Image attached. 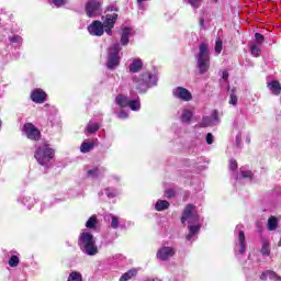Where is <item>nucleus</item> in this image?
I'll return each mask as SVG.
<instances>
[{
  "mask_svg": "<svg viewBox=\"0 0 281 281\" xmlns=\"http://www.w3.org/2000/svg\"><path fill=\"white\" fill-rule=\"evenodd\" d=\"M181 221L189 225V235L187 236V240H192V238L199 234L201 225H203V218L199 216L196 206L188 204L184 209Z\"/></svg>",
  "mask_w": 281,
  "mask_h": 281,
  "instance_id": "1",
  "label": "nucleus"
},
{
  "mask_svg": "<svg viewBox=\"0 0 281 281\" xmlns=\"http://www.w3.org/2000/svg\"><path fill=\"white\" fill-rule=\"evenodd\" d=\"M78 245L82 254L86 256H98V245H95V238L89 231H83L79 235Z\"/></svg>",
  "mask_w": 281,
  "mask_h": 281,
  "instance_id": "2",
  "label": "nucleus"
},
{
  "mask_svg": "<svg viewBox=\"0 0 281 281\" xmlns=\"http://www.w3.org/2000/svg\"><path fill=\"white\" fill-rule=\"evenodd\" d=\"M195 58L200 74H207L210 69V45L207 43H201L199 45V52Z\"/></svg>",
  "mask_w": 281,
  "mask_h": 281,
  "instance_id": "3",
  "label": "nucleus"
},
{
  "mask_svg": "<svg viewBox=\"0 0 281 281\" xmlns=\"http://www.w3.org/2000/svg\"><path fill=\"white\" fill-rule=\"evenodd\" d=\"M133 82L139 93H146L150 87H157V77L150 72H144L138 78H134Z\"/></svg>",
  "mask_w": 281,
  "mask_h": 281,
  "instance_id": "4",
  "label": "nucleus"
},
{
  "mask_svg": "<svg viewBox=\"0 0 281 281\" xmlns=\"http://www.w3.org/2000/svg\"><path fill=\"white\" fill-rule=\"evenodd\" d=\"M34 157L40 166H47L54 159V149L49 145L44 144L35 150Z\"/></svg>",
  "mask_w": 281,
  "mask_h": 281,
  "instance_id": "5",
  "label": "nucleus"
},
{
  "mask_svg": "<svg viewBox=\"0 0 281 281\" xmlns=\"http://www.w3.org/2000/svg\"><path fill=\"white\" fill-rule=\"evenodd\" d=\"M120 52H122L120 43H115L109 48L106 63L108 69H115L116 67H120V60L122 58Z\"/></svg>",
  "mask_w": 281,
  "mask_h": 281,
  "instance_id": "6",
  "label": "nucleus"
},
{
  "mask_svg": "<svg viewBox=\"0 0 281 281\" xmlns=\"http://www.w3.org/2000/svg\"><path fill=\"white\" fill-rule=\"evenodd\" d=\"M243 225H237L235 228V234H237V239L235 243L236 256H243L247 249V245L245 244V232H243Z\"/></svg>",
  "mask_w": 281,
  "mask_h": 281,
  "instance_id": "7",
  "label": "nucleus"
},
{
  "mask_svg": "<svg viewBox=\"0 0 281 281\" xmlns=\"http://www.w3.org/2000/svg\"><path fill=\"white\" fill-rule=\"evenodd\" d=\"M86 14L89 19H95L102 14V3L98 0H90L86 3Z\"/></svg>",
  "mask_w": 281,
  "mask_h": 281,
  "instance_id": "8",
  "label": "nucleus"
},
{
  "mask_svg": "<svg viewBox=\"0 0 281 281\" xmlns=\"http://www.w3.org/2000/svg\"><path fill=\"white\" fill-rule=\"evenodd\" d=\"M101 19L105 34L111 36V34H113V27H115V23L117 22V13H106Z\"/></svg>",
  "mask_w": 281,
  "mask_h": 281,
  "instance_id": "9",
  "label": "nucleus"
},
{
  "mask_svg": "<svg viewBox=\"0 0 281 281\" xmlns=\"http://www.w3.org/2000/svg\"><path fill=\"white\" fill-rule=\"evenodd\" d=\"M23 133L26 135L27 139L38 142L41 139V131L34 126L32 123H26L23 126Z\"/></svg>",
  "mask_w": 281,
  "mask_h": 281,
  "instance_id": "10",
  "label": "nucleus"
},
{
  "mask_svg": "<svg viewBox=\"0 0 281 281\" xmlns=\"http://www.w3.org/2000/svg\"><path fill=\"white\" fill-rule=\"evenodd\" d=\"M173 98L182 100V102H190L192 100V92L183 87H177L172 90Z\"/></svg>",
  "mask_w": 281,
  "mask_h": 281,
  "instance_id": "11",
  "label": "nucleus"
},
{
  "mask_svg": "<svg viewBox=\"0 0 281 281\" xmlns=\"http://www.w3.org/2000/svg\"><path fill=\"white\" fill-rule=\"evenodd\" d=\"M175 254H177V250L175 248L162 246L160 249H158L156 258L158 260H161L162 262H166V260H170V258H172Z\"/></svg>",
  "mask_w": 281,
  "mask_h": 281,
  "instance_id": "12",
  "label": "nucleus"
},
{
  "mask_svg": "<svg viewBox=\"0 0 281 281\" xmlns=\"http://www.w3.org/2000/svg\"><path fill=\"white\" fill-rule=\"evenodd\" d=\"M88 32L91 36H102L105 32L104 24L101 21L94 20L88 25Z\"/></svg>",
  "mask_w": 281,
  "mask_h": 281,
  "instance_id": "13",
  "label": "nucleus"
},
{
  "mask_svg": "<svg viewBox=\"0 0 281 281\" xmlns=\"http://www.w3.org/2000/svg\"><path fill=\"white\" fill-rule=\"evenodd\" d=\"M47 98V93L43 91L42 89H34L31 93V100L33 102H36V104H43Z\"/></svg>",
  "mask_w": 281,
  "mask_h": 281,
  "instance_id": "14",
  "label": "nucleus"
},
{
  "mask_svg": "<svg viewBox=\"0 0 281 281\" xmlns=\"http://www.w3.org/2000/svg\"><path fill=\"white\" fill-rule=\"evenodd\" d=\"M134 34H135V31H133V29L131 27L123 29L121 33V45L123 46L128 45V41L131 36H133Z\"/></svg>",
  "mask_w": 281,
  "mask_h": 281,
  "instance_id": "15",
  "label": "nucleus"
},
{
  "mask_svg": "<svg viewBox=\"0 0 281 281\" xmlns=\"http://www.w3.org/2000/svg\"><path fill=\"white\" fill-rule=\"evenodd\" d=\"M104 175V168L91 167L87 170V177L90 179H98Z\"/></svg>",
  "mask_w": 281,
  "mask_h": 281,
  "instance_id": "16",
  "label": "nucleus"
},
{
  "mask_svg": "<svg viewBox=\"0 0 281 281\" xmlns=\"http://www.w3.org/2000/svg\"><path fill=\"white\" fill-rule=\"evenodd\" d=\"M143 67L144 63L142 61V59H133L128 67L130 74H137Z\"/></svg>",
  "mask_w": 281,
  "mask_h": 281,
  "instance_id": "17",
  "label": "nucleus"
},
{
  "mask_svg": "<svg viewBox=\"0 0 281 281\" xmlns=\"http://www.w3.org/2000/svg\"><path fill=\"white\" fill-rule=\"evenodd\" d=\"M194 115V111L191 109H183L182 114L180 116V120L182 124H190V120H192V116Z\"/></svg>",
  "mask_w": 281,
  "mask_h": 281,
  "instance_id": "18",
  "label": "nucleus"
},
{
  "mask_svg": "<svg viewBox=\"0 0 281 281\" xmlns=\"http://www.w3.org/2000/svg\"><path fill=\"white\" fill-rule=\"evenodd\" d=\"M261 280H274V281H281V277L278 276L274 271L268 270L262 272Z\"/></svg>",
  "mask_w": 281,
  "mask_h": 281,
  "instance_id": "19",
  "label": "nucleus"
},
{
  "mask_svg": "<svg viewBox=\"0 0 281 281\" xmlns=\"http://www.w3.org/2000/svg\"><path fill=\"white\" fill-rule=\"evenodd\" d=\"M278 225H280V220H278V217L270 216L268 218L267 227H268L269 232H276L278 229Z\"/></svg>",
  "mask_w": 281,
  "mask_h": 281,
  "instance_id": "20",
  "label": "nucleus"
},
{
  "mask_svg": "<svg viewBox=\"0 0 281 281\" xmlns=\"http://www.w3.org/2000/svg\"><path fill=\"white\" fill-rule=\"evenodd\" d=\"M116 104H119V106H122L123 109L128 106L131 99H128V97L124 95V94H120L116 97L115 99Z\"/></svg>",
  "mask_w": 281,
  "mask_h": 281,
  "instance_id": "21",
  "label": "nucleus"
},
{
  "mask_svg": "<svg viewBox=\"0 0 281 281\" xmlns=\"http://www.w3.org/2000/svg\"><path fill=\"white\" fill-rule=\"evenodd\" d=\"M170 207V202L166 200H158L155 204L156 212H164V210H168Z\"/></svg>",
  "mask_w": 281,
  "mask_h": 281,
  "instance_id": "22",
  "label": "nucleus"
},
{
  "mask_svg": "<svg viewBox=\"0 0 281 281\" xmlns=\"http://www.w3.org/2000/svg\"><path fill=\"white\" fill-rule=\"evenodd\" d=\"M21 202L23 203V205H25L29 210H32V207H34V203H36V200H34V198L30 196V195H24L21 199Z\"/></svg>",
  "mask_w": 281,
  "mask_h": 281,
  "instance_id": "23",
  "label": "nucleus"
},
{
  "mask_svg": "<svg viewBox=\"0 0 281 281\" xmlns=\"http://www.w3.org/2000/svg\"><path fill=\"white\" fill-rule=\"evenodd\" d=\"M105 221H111L112 229H117V227H120V217L113 214L106 215Z\"/></svg>",
  "mask_w": 281,
  "mask_h": 281,
  "instance_id": "24",
  "label": "nucleus"
},
{
  "mask_svg": "<svg viewBox=\"0 0 281 281\" xmlns=\"http://www.w3.org/2000/svg\"><path fill=\"white\" fill-rule=\"evenodd\" d=\"M268 89L273 93V95H279L281 91L280 82L278 81H272L268 83Z\"/></svg>",
  "mask_w": 281,
  "mask_h": 281,
  "instance_id": "25",
  "label": "nucleus"
},
{
  "mask_svg": "<svg viewBox=\"0 0 281 281\" xmlns=\"http://www.w3.org/2000/svg\"><path fill=\"white\" fill-rule=\"evenodd\" d=\"M87 133H89L90 135H93V133H98V131H100V124L90 121L87 125L86 128Z\"/></svg>",
  "mask_w": 281,
  "mask_h": 281,
  "instance_id": "26",
  "label": "nucleus"
},
{
  "mask_svg": "<svg viewBox=\"0 0 281 281\" xmlns=\"http://www.w3.org/2000/svg\"><path fill=\"white\" fill-rule=\"evenodd\" d=\"M135 276H137V269L134 268V269L128 270L124 274H122V277L120 278V281L132 280V278H135Z\"/></svg>",
  "mask_w": 281,
  "mask_h": 281,
  "instance_id": "27",
  "label": "nucleus"
},
{
  "mask_svg": "<svg viewBox=\"0 0 281 281\" xmlns=\"http://www.w3.org/2000/svg\"><path fill=\"white\" fill-rule=\"evenodd\" d=\"M94 146H95V145H94L93 143L85 140V142L81 144V146H80V151H81V153H91V150H93V147H94Z\"/></svg>",
  "mask_w": 281,
  "mask_h": 281,
  "instance_id": "28",
  "label": "nucleus"
},
{
  "mask_svg": "<svg viewBox=\"0 0 281 281\" xmlns=\"http://www.w3.org/2000/svg\"><path fill=\"white\" fill-rule=\"evenodd\" d=\"M11 257L9 259V267H19V262H21V259L19 258V254L14 255V252H10Z\"/></svg>",
  "mask_w": 281,
  "mask_h": 281,
  "instance_id": "29",
  "label": "nucleus"
},
{
  "mask_svg": "<svg viewBox=\"0 0 281 281\" xmlns=\"http://www.w3.org/2000/svg\"><path fill=\"white\" fill-rule=\"evenodd\" d=\"M98 225V217L95 215H92L89 217V220L86 222V227L88 229H95V226Z\"/></svg>",
  "mask_w": 281,
  "mask_h": 281,
  "instance_id": "30",
  "label": "nucleus"
},
{
  "mask_svg": "<svg viewBox=\"0 0 281 281\" xmlns=\"http://www.w3.org/2000/svg\"><path fill=\"white\" fill-rule=\"evenodd\" d=\"M261 254L262 256H269L271 254V243L269 240L262 241Z\"/></svg>",
  "mask_w": 281,
  "mask_h": 281,
  "instance_id": "31",
  "label": "nucleus"
},
{
  "mask_svg": "<svg viewBox=\"0 0 281 281\" xmlns=\"http://www.w3.org/2000/svg\"><path fill=\"white\" fill-rule=\"evenodd\" d=\"M250 48V54L255 57L258 58L260 56V45L256 44V43H251L249 45Z\"/></svg>",
  "mask_w": 281,
  "mask_h": 281,
  "instance_id": "32",
  "label": "nucleus"
},
{
  "mask_svg": "<svg viewBox=\"0 0 281 281\" xmlns=\"http://www.w3.org/2000/svg\"><path fill=\"white\" fill-rule=\"evenodd\" d=\"M127 106H130L132 111H139V109H142V103L139 102V98L135 100L130 99V103Z\"/></svg>",
  "mask_w": 281,
  "mask_h": 281,
  "instance_id": "33",
  "label": "nucleus"
},
{
  "mask_svg": "<svg viewBox=\"0 0 281 281\" xmlns=\"http://www.w3.org/2000/svg\"><path fill=\"white\" fill-rule=\"evenodd\" d=\"M67 281H82V273L72 271L69 273Z\"/></svg>",
  "mask_w": 281,
  "mask_h": 281,
  "instance_id": "34",
  "label": "nucleus"
},
{
  "mask_svg": "<svg viewBox=\"0 0 281 281\" xmlns=\"http://www.w3.org/2000/svg\"><path fill=\"white\" fill-rule=\"evenodd\" d=\"M105 194L108 199H115V196L120 194V191L117 189L108 188L105 189Z\"/></svg>",
  "mask_w": 281,
  "mask_h": 281,
  "instance_id": "35",
  "label": "nucleus"
},
{
  "mask_svg": "<svg viewBox=\"0 0 281 281\" xmlns=\"http://www.w3.org/2000/svg\"><path fill=\"white\" fill-rule=\"evenodd\" d=\"M184 3L191 5L193 10H199V8H201V0H184Z\"/></svg>",
  "mask_w": 281,
  "mask_h": 281,
  "instance_id": "36",
  "label": "nucleus"
},
{
  "mask_svg": "<svg viewBox=\"0 0 281 281\" xmlns=\"http://www.w3.org/2000/svg\"><path fill=\"white\" fill-rule=\"evenodd\" d=\"M228 103L233 106H236V104H238V97L236 95L235 90H232Z\"/></svg>",
  "mask_w": 281,
  "mask_h": 281,
  "instance_id": "37",
  "label": "nucleus"
},
{
  "mask_svg": "<svg viewBox=\"0 0 281 281\" xmlns=\"http://www.w3.org/2000/svg\"><path fill=\"white\" fill-rule=\"evenodd\" d=\"M55 8H63V5H67L69 3V0H49Z\"/></svg>",
  "mask_w": 281,
  "mask_h": 281,
  "instance_id": "38",
  "label": "nucleus"
},
{
  "mask_svg": "<svg viewBox=\"0 0 281 281\" xmlns=\"http://www.w3.org/2000/svg\"><path fill=\"white\" fill-rule=\"evenodd\" d=\"M223 52V41L220 38L215 42V56H218Z\"/></svg>",
  "mask_w": 281,
  "mask_h": 281,
  "instance_id": "39",
  "label": "nucleus"
},
{
  "mask_svg": "<svg viewBox=\"0 0 281 281\" xmlns=\"http://www.w3.org/2000/svg\"><path fill=\"white\" fill-rule=\"evenodd\" d=\"M251 177H254V173L251 171H243L241 170L240 176H237L236 179L238 181L239 179H251Z\"/></svg>",
  "mask_w": 281,
  "mask_h": 281,
  "instance_id": "40",
  "label": "nucleus"
},
{
  "mask_svg": "<svg viewBox=\"0 0 281 281\" xmlns=\"http://www.w3.org/2000/svg\"><path fill=\"white\" fill-rule=\"evenodd\" d=\"M212 124H214V121H212L210 116H205L202 120L201 126L207 127V126H212Z\"/></svg>",
  "mask_w": 281,
  "mask_h": 281,
  "instance_id": "41",
  "label": "nucleus"
},
{
  "mask_svg": "<svg viewBox=\"0 0 281 281\" xmlns=\"http://www.w3.org/2000/svg\"><path fill=\"white\" fill-rule=\"evenodd\" d=\"M256 45H262L265 43V36L260 33L255 34Z\"/></svg>",
  "mask_w": 281,
  "mask_h": 281,
  "instance_id": "42",
  "label": "nucleus"
},
{
  "mask_svg": "<svg viewBox=\"0 0 281 281\" xmlns=\"http://www.w3.org/2000/svg\"><path fill=\"white\" fill-rule=\"evenodd\" d=\"M11 43H18V45H21V43H23V38L19 35H14L12 37H10Z\"/></svg>",
  "mask_w": 281,
  "mask_h": 281,
  "instance_id": "43",
  "label": "nucleus"
},
{
  "mask_svg": "<svg viewBox=\"0 0 281 281\" xmlns=\"http://www.w3.org/2000/svg\"><path fill=\"white\" fill-rule=\"evenodd\" d=\"M237 168H238V162L234 159H231L229 160V170H232L234 172L235 170H237Z\"/></svg>",
  "mask_w": 281,
  "mask_h": 281,
  "instance_id": "44",
  "label": "nucleus"
},
{
  "mask_svg": "<svg viewBox=\"0 0 281 281\" xmlns=\"http://www.w3.org/2000/svg\"><path fill=\"white\" fill-rule=\"evenodd\" d=\"M165 196L167 199H172L175 196V189H167V190H165Z\"/></svg>",
  "mask_w": 281,
  "mask_h": 281,
  "instance_id": "45",
  "label": "nucleus"
},
{
  "mask_svg": "<svg viewBox=\"0 0 281 281\" xmlns=\"http://www.w3.org/2000/svg\"><path fill=\"white\" fill-rule=\"evenodd\" d=\"M236 146L240 147L243 144V134L238 133L235 138Z\"/></svg>",
  "mask_w": 281,
  "mask_h": 281,
  "instance_id": "46",
  "label": "nucleus"
},
{
  "mask_svg": "<svg viewBox=\"0 0 281 281\" xmlns=\"http://www.w3.org/2000/svg\"><path fill=\"white\" fill-rule=\"evenodd\" d=\"M211 120L214 124V122H218V111H213L211 114Z\"/></svg>",
  "mask_w": 281,
  "mask_h": 281,
  "instance_id": "47",
  "label": "nucleus"
},
{
  "mask_svg": "<svg viewBox=\"0 0 281 281\" xmlns=\"http://www.w3.org/2000/svg\"><path fill=\"white\" fill-rule=\"evenodd\" d=\"M116 115L120 120H126V117H128V113H126L125 111H121Z\"/></svg>",
  "mask_w": 281,
  "mask_h": 281,
  "instance_id": "48",
  "label": "nucleus"
},
{
  "mask_svg": "<svg viewBox=\"0 0 281 281\" xmlns=\"http://www.w3.org/2000/svg\"><path fill=\"white\" fill-rule=\"evenodd\" d=\"M206 144H214V135L212 133L206 135Z\"/></svg>",
  "mask_w": 281,
  "mask_h": 281,
  "instance_id": "49",
  "label": "nucleus"
},
{
  "mask_svg": "<svg viewBox=\"0 0 281 281\" xmlns=\"http://www.w3.org/2000/svg\"><path fill=\"white\" fill-rule=\"evenodd\" d=\"M228 79H229V72H227V70H224V71L222 72V80H223L224 82H227Z\"/></svg>",
  "mask_w": 281,
  "mask_h": 281,
  "instance_id": "50",
  "label": "nucleus"
},
{
  "mask_svg": "<svg viewBox=\"0 0 281 281\" xmlns=\"http://www.w3.org/2000/svg\"><path fill=\"white\" fill-rule=\"evenodd\" d=\"M144 1H148V0H137L138 9L146 10V5L144 4Z\"/></svg>",
  "mask_w": 281,
  "mask_h": 281,
  "instance_id": "51",
  "label": "nucleus"
},
{
  "mask_svg": "<svg viewBox=\"0 0 281 281\" xmlns=\"http://www.w3.org/2000/svg\"><path fill=\"white\" fill-rule=\"evenodd\" d=\"M119 11V9H117V7H115V5H110V7H108V9H106V12H117Z\"/></svg>",
  "mask_w": 281,
  "mask_h": 281,
  "instance_id": "52",
  "label": "nucleus"
},
{
  "mask_svg": "<svg viewBox=\"0 0 281 281\" xmlns=\"http://www.w3.org/2000/svg\"><path fill=\"white\" fill-rule=\"evenodd\" d=\"M200 25H201V27H205V20L200 19Z\"/></svg>",
  "mask_w": 281,
  "mask_h": 281,
  "instance_id": "53",
  "label": "nucleus"
},
{
  "mask_svg": "<svg viewBox=\"0 0 281 281\" xmlns=\"http://www.w3.org/2000/svg\"><path fill=\"white\" fill-rule=\"evenodd\" d=\"M113 179L115 180V181H120V176H113Z\"/></svg>",
  "mask_w": 281,
  "mask_h": 281,
  "instance_id": "54",
  "label": "nucleus"
},
{
  "mask_svg": "<svg viewBox=\"0 0 281 281\" xmlns=\"http://www.w3.org/2000/svg\"><path fill=\"white\" fill-rule=\"evenodd\" d=\"M8 256H12V254H10V252H9V255H8Z\"/></svg>",
  "mask_w": 281,
  "mask_h": 281,
  "instance_id": "55",
  "label": "nucleus"
},
{
  "mask_svg": "<svg viewBox=\"0 0 281 281\" xmlns=\"http://www.w3.org/2000/svg\"><path fill=\"white\" fill-rule=\"evenodd\" d=\"M213 1L217 2L218 0H213Z\"/></svg>",
  "mask_w": 281,
  "mask_h": 281,
  "instance_id": "56",
  "label": "nucleus"
},
{
  "mask_svg": "<svg viewBox=\"0 0 281 281\" xmlns=\"http://www.w3.org/2000/svg\"><path fill=\"white\" fill-rule=\"evenodd\" d=\"M0 128H1V121H0Z\"/></svg>",
  "mask_w": 281,
  "mask_h": 281,
  "instance_id": "57",
  "label": "nucleus"
}]
</instances>
